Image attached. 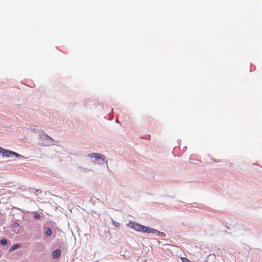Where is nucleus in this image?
Instances as JSON below:
<instances>
[{
    "label": "nucleus",
    "mask_w": 262,
    "mask_h": 262,
    "mask_svg": "<svg viewBox=\"0 0 262 262\" xmlns=\"http://www.w3.org/2000/svg\"><path fill=\"white\" fill-rule=\"evenodd\" d=\"M128 226L137 231H140L143 233H149V229L150 228L144 226L136 223L129 222Z\"/></svg>",
    "instance_id": "nucleus-1"
},
{
    "label": "nucleus",
    "mask_w": 262,
    "mask_h": 262,
    "mask_svg": "<svg viewBox=\"0 0 262 262\" xmlns=\"http://www.w3.org/2000/svg\"><path fill=\"white\" fill-rule=\"evenodd\" d=\"M3 157H12L14 156H15L16 157H22L21 155H19L18 154L12 151L9 150H5L3 151Z\"/></svg>",
    "instance_id": "nucleus-2"
},
{
    "label": "nucleus",
    "mask_w": 262,
    "mask_h": 262,
    "mask_svg": "<svg viewBox=\"0 0 262 262\" xmlns=\"http://www.w3.org/2000/svg\"><path fill=\"white\" fill-rule=\"evenodd\" d=\"M89 157L91 158H94L96 161H98L99 159H102V160H104L105 159V157L104 155L97 154V153H93L88 155Z\"/></svg>",
    "instance_id": "nucleus-3"
},
{
    "label": "nucleus",
    "mask_w": 262,
    "mask_h": 262,
    "mask_svg": "<svg viewBox=\"0 0 262 262\" xmlns=\"http://www.w3.org/2000/svg\"><path fill=\"white\" fill-rule=\"evenodd\" d=\"M152 233L155 234L157 235L161 236H165V234L163 232H160L158 230H156L154 229L150 228L149 229V233Z\"/></svg>",
    "instance_id": "nucleus-4"
},
{
    "label": "nucleus",
    "mask_w": 262,
    "mask_h": 262,
    "mask_svg": "<svg viewBox=\"0 0 262 262\" xmlns=\"http://www.w3.org/2000/svg\"><path fill=\"white\" fill-rule=\"evenodd\" d=\"M46 140H47V143L42 142L41 144L43 146H49L53 143V140L51 138L48 136H46Z\"/></svg>",
    "instance_id": "nucleus-5"
},
{
    "label": "nucleus",
    "mask_w": 262,
    "mask_h": 262,
    "mask_svg": "<svg viewBox=\"0 0 262 262\" xmlns=\"http://www.w3.org/2000/svg\"><path fill=\"white\" fill-rule=\"evenodd\" d=\"M61 252L59 249H57L52 252V256L54 258H57L60 255Z\"/></svg>",
    "instance_id": "nucleus-6"
},
{
    "label": "nucleus",
    "mask_w": 262,
    "mask_h": 262,
    "mask_svg": "<svg viewBox=\"0 0 262 262\" xmlns=\"http://www.w3.org/2000/svg\"><path fill=\"white\" fill-rule=\"evenodd\" d=\"M46 231L45 232V234L47 236H50L52 234V230L50 228H46Z\"/></svg>",
    "instance_id": "nucleus-7"
},
{
    "label": "nucleus",
    "mask_w": 262,
    "mask_h": 262,
    "mask_svg": "<svg viewBox=\"0 0 262 262\" xmlns=\"http://www.w3.org/2000/svg\"><path fill=\"white\" fill-rule=\"evenodd\" d=\"M19 247H20V245H18V244H15V245H13L10 249V251H13L15 249H16L17 248H18Z\"/></svg>",
    "instance_id": "nucleus-8"
},
{
    "label": "nucleus",
    "mask_w": 262,
    "mask_h": 262,
    "mask_svg": "<svg viewBox=\"0 0 262 262\" xmlns=\"http://www.w3.org/2000/svg\"><path fill=\"white\" fill-rule=\"evenodd\" d=\"M181 260L183 262H191V261L190 259L185 257H182Z\"/></svg>",
    "instance_id": "nucleus-9"
},
{
    "label": "nucleus",
    "mask_w": 262,
    "mask_h": 262,
    "mask_svg": "<svg viewBox=\"0 0 262 262\" xmlns=\"http://www.w3.org/2000/svg\"><path fill=\"white\" fill-rule=\"evenodd\" d=\"M0 244L3 245H6L7 244V241L6 239H1L0 241Z\"/></svg>",
    "instance_id": "nucleus-10"
},
{
    "label": "nucleus",
    "mask_w": 262,
    "mask_h": 262,
    "mask_svg": "<svg viewBox=\"0 0 262 262\" xmlns=\"http://www.w3.org/2000/svg\"><path fill=\"white\" fill-rule=\"evenodd\" d=\"M34 217L35 219H39L40 217V215L38 213H35L34 215Z\"/></svg>",
    "instance_id": "nucleus-11"
},
{
    "label": "nucleus",
    "mask_w": 262,
    "mask_h": 262,
    "mask_svg": "<svg viewBox=\"0 0 262 262\" xmlns=\"http://www.w3.org/2000/svg\"><path fill=\"white\" fill-rule=\"evenodd\" d=\"M4 150V149H3L2 147H0V153H2L3 154Z\"/></svg>",
    "instance_id": "nucleus-12"
}]
</instances>
